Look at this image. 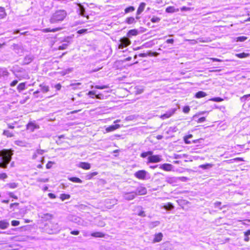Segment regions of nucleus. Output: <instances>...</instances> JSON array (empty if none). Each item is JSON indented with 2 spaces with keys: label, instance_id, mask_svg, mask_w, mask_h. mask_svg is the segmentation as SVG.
I'll return each mask as SVG.
<instances>
[{
  "label": "nucleus",
  "instance_id": "nucleus-1",
  "mask_svg": "<svg viewBox=\"0 0 250 250\" xmlns=\"http://www.w3.org/2000/svg\"><path fill=\"white\" fill-rule=\"evenodd\" d=\"M12 154L8 150L0 151V167L5 168L11 160Z\"/></svg>",
  "mask_w": 250,
  "mask_h": 250
},
{
  "label": "nucleus",
  "instance_id": "nucleus-2",
  "mask_svg": "<svg viewBox=\"0 0 250 250\" xmlns=\"http://www.w3.org/2000/svg\"><path fill=\"white\" fill-rule=\"evenodd\" d=\"M66 16V13L64 10H59L53 14L50 18V21L51 23H55L64 20Z\"/></svg>",
  "mask_w": 250,
  "mask_h": 250
},
{
  "label": "nucleus",
  "instance_id": "nucleus-3",
  "mask_svg": "<svg viewBox=\"0 0 250 250\" xmlns=\"http://www.w3.org/2000/svg\"><path fill=\"white\" fill-rule=\"evenodd\" d=\"M48 226L49 229L47 228L46 229V230L49 234H55L58 233L60 230V228L58 224L56 223L49 222V223L47 225Z\"/></svg>",
  "mask_w": 250,
  "mask_h": 250
},
{
  "label": "nucleus",
  "instance_id": "nucleus-4",
  "mask_svg": "<svg viewBox=\"0 0 250 250\" xmlns=\"http://www.w3.org/2000/svg\"><path fill=\"white\" fill-rule=\"evenodd\" d=\"M120 43L119 44V48L123 49L129 45L131 44V41L126 37H124L120 39Z\"/></svg>",
  "mask_w": 250,
  "mask_h": 250
},
{
  "label": "nucleus",
  "instance_id": "nucleus-5",
  "mask_svg": "<svg viewBox=\"0 0 250 250\" xmlns=\"http://www.w3.org/2000/svg\"><path fill=\"white\" fill-rule=\"evenodd\" d=\"M136 196V194L134 191L129 192H125L123 193L124 198L127 201L134 199Z\"/></svg>",
  "mask_w": 250,
  "mask_h": 250
},
{
  "label": "nucleus",
  "instance_id": "nucleus-6",
  "mask_svg": "<svg viewBox=\"0 0 250 250\" xmlns=\"http://www.w3.org/2000/svg\"><path fill=\"white\" fill-rule=\"evenodd\" d=\"M147 174V171L145 170H140L134 173L135 177L141 180H145L146 179V176Z\"/></svg>",
  "mask_w": 250,
  "mask_h": 250
},
{
  "label": "nucleus",
  "instance_id": "nucleus-7",
  "mask_svg": "<svg viewBox=\"0 0 250 250\" xmlns=\"http://www.w3.org/2000/svg\"><path fill=\"white\" fill-rule=\"evenodd\" d=\"M162 156L159 155H152L148 157L149 163H158L162 161Z\"/></svg>",
  "mask_w": 250,
  "mask_h": 250
},
{
  "label": "nucleus",
  "instance_id": "nucleus-8",
  "mask_svg": "<svg viewBox=\"0 0 250 250\" xmlns=\"http://www.w3.org/2000/svg\"><path fill=\"white\" fill-rule=\"evenodd\" d=\"M72 39V37L70 36H68L65 38L63 40V42H65V43H63L61 45H60L58 47V49L59 50L65 49L67 47L68 44L70 42V41Z\"/></svg>",
  "mask_w": 250,
  "mask_h": 250
},
{
  "label": "nucleus",
  "instance_id": "nucleus-9",
  "mask_svg": "<svg viewBox=\"0 0 250 250\" xmlns=\"http://www.w3.org/2000/svg\"><path fill=\"white\" fill-rule=\"evenodd\" d=\"M78 6V8L77 9V12L79 14L83 17H86L87 19H89V16L85 15V10L83 6L80 3L79 4Z\"/></svg>",
  "mask_w": 250,
  "mask_h": 250
},
{
  "label": "nucleus",
  "instance_id": "nucleus-10",
  "mask_svg": "<svg viewBox=\"0 0 250 250\" xmlns=\"http://www.w3.org/2000/svg\"><path fill=\"white\" fill-rule=\"evenodd\" d=\"M72 221L74 222L77 223V224L81 226H85L87 225V222L84 221L83 220H82L81 218L77 216H72Z\"/></svg>",
  "mask_w": 250,
  "mask_h": 250
},
{
  "label": "nucleus",
  "instance_id": "nucleus-11",
  "mask_svg": "<svg viewBox=\"0 0 250 250\" xmlns=\"http://www.w3.org/2000/svg\"><path fill=\"white\" fill-rule=\"evenodd\" d=\"M135 193L136 194V196L138 195H145L147 193V190L146 188L145 187H138L136 190L134 191Z\"/></svg>",
  "mask_w": 250,
  "mask_h": 250
},
{
  "label": "nucleus",
  "instance_id": "nucleus-12",
  "mask_svg": "<svg viewBox=\"0 0 250 250\" xmlns=\"http://www.w3.org/2000/svg\"><path fill=\"white\" fill-rule=\"evenodd\" d=\"M175 111V108L170 109V110L167 111L166 113L164 114L163 115H162L161 118L163 120L168 118L170 117L173 114H174Z\"/></svg>",
  "mask_w": 250,
  "mask_h": 250
},
{
  "label": "nucleus",
  "instance_id": "nucleus-13",
  "mask_svg": "<svg viewBox=\"0 0 250 250\" xmlns=\"http://www.w3.org/2000/svg\"><path fill=\"white\" fill-rule=\"evenodd\" d=\"M166 182L173 186H175L178 183V179L177 177H167L166 178Z\"/></svg>",
  "mask_w": 250,
  "mask_h": 250
},
{
  "label": "nucleus",
  "instance_id": "nucleus-14",
  "mask_svg": "<svg viewBox=\"0 0 250 250\" xmlns=\"http://www.w3.org/2000/svg\"><path fill=\"white\" fill-rule=\"evenodd\" d=\"M9 226V223L6 220H3L0 221V229H5Z\"/></svg>",
  "mask_w": 250,
  "mask_h": 250
},
{
  "label": "nucleus",
  "instance_id": "nucleus-15",
  "mask_svg": "<svg viewBox=\"0 0 250 250\" xmlns=\"http://www.w3.org/2000/svg\"><path fill=\"white\" fill-rule=\"evenodd\" d=\"M78 167L83 169L88 170L90 168L91 165L89 163H88L81 162L79 164Z\"/></svg>",
  "mask_w": 250,
  "mask_h": 250
},
{
  "label": "nucleus",
  "instance_id": "nucleus-16",
  "mask_svg": "<svg viewBox=\"0 0 250 250\" xmlns=\"http://www.w3.org/2000/svg\"><path fill=\"white\" fill-rule=\"evenodd\" d=\"M33 60V56L32 55H27L25 56L23 61V64H28Z\"/></svg>",
  "mask_w": 250,
  "mask_h": 250
},
{
  "label": "nucleus",
  "instance_id": "nucleus-17",
  "mask_svg": "<svg viewBox=\"0 0 250 250\" xmlns=\"http://www.w3.org/2000/svg\"><path fill=\"white\" fill-rule=\"evenodd\" d=\"M146 5V4L145 2L141 3L137 9L136 14L138 15H140L144 10Z\"/></svg>",
  "mask_w": 250,
  "mask_h": 250
},
{
  "label": "nucleus",
  "instance_id": "nucleus-18",
  "mask_svg": "<svg viewBox=\"0 0 250 250\" xmlns=\"http://www.w3.org/2000/svg\"><path fill=\"white\" fill-rule=\"evenodd\" d=\"M9 72L5 68H0V79L2 77L8 76Z\"/></svg>",
  "mask_w": 250,
  "mask_h": 250
},
{
  "label": "nucleus",
  "instance_id": "nucleus-19",
  "mask_svg": "<svg viewBox=\"0 0 250 250\" xmlns=\"http://www.w3.org/2000/svg\"><path fill=\"white\" fill-rule=\"evenodd\" d=\"M45 151L43 149H38L35 153L33 154L32 156L33 159H36L38 155H42Z\"/></svg>",
  "mask_w": 250,
  "mask_h": 250
},
{
  "label": "nucleus",
  "instance_id": "nucleus-20",
  "mask_svg": "<svg viewBox=\"0 0 250 250\" xmlns=\"http://www.w3.org/2000/svg\"><path fill=\"white\" fill-rule=\"evenodd\" d=\"M120 127V125L118 124H116L115 125H110V126L106 127L105 129V130L107 132H111V131H113Z\"/></svg>",
  "mask_w": 250,
  "mask_h": 250
},
{
  "label": "nucleus",
  "instance_id": "nucleus-21",
  "mask_svg": "<svg viewBox=\"0 0 250 250\" xmlns=\"http://www.w3.org/2000/svg\"><path fill=\"white\" fill-rule=\"evenodd\" d=\"M160 168L166 171H170L172 168V165L169 164H164L160 166Z\"/></svg>",
  "mask_w": 250,
  "mask_h": 250
},
{
  "label": "nucleus",
  "instance_id": "nucleus-22",
  "mask_svg": "<svg viewBox=\"0 0 250 250\" xmlns=\"http://www.w3.org/2000/svg\"><path fill=\"white\" fill-rule=\"evenodd\" d=\"M163 236V234L161 232L156 234L153 239V242L156 243L161 241L162 239Z\"/></svg>",
  "mask_w": 250,
  "mask_h": 250
},
{
  "label": "nucleus",
  "instance_id": "nucleus-23",
  "mask_svg": "<svg viewBox=\"0 0 250 250\" xmlns=\"http://www.w3.org/2000/svg\"><path fill=\"white\" fill-rule=\"evenodd\" d=\"M27 128L31 131H33L35 129L39 128V126L32 123H30L27 125Z\"/></svg>",
  "mask_w": 250,
  "mask_h": 250
},
{
  "label": "nucleus",
  "instance_id": "nucleus-24",
  "mask_svg": "<svg viewBox=\"0 0 250 250\" xmlns=\"http://www.w3.org/2000/svg\"><path fill=\"white\" fill-rule=\"evenodd\" d=\"M13 49L18 54L21 53L22 52V49H21V46L18 44H14Z\"/></svg>",
  "mask_w": 250,
  "mask_h": 250
},
{
  "label": "nucleus",
  "instance_id": "nucleus-25",
  "mask_svg": "<svg viewBox=\"0 0 250 250\" xmlns=\"http://www.w3.org/2000/svg\"><path fill=\"white\" fill-rule=\"evenodd\" d=\"M207 95V94L205 92L202 91H200L196 93L195 97L196 98H203V97L206 96Z\"/></svg>",
  "mask_w": 250,
  "mask_h": 250
},
{
  "label": "nucleus",
  "instance_id": "nucleus-26",
  "mask_svg": "<svg viewBox=\"0 0 250 250\" xmlns=\"http://www.w3.org/2000/svg\"><path fill=\"white\" fill-rule=\"evenodd\" d=\"M40 91L43 93H46L49 91V87L46 85L40 84Z\"/></svg>",
  "mask_w": 250,
  "mask_h": 250
},
{
  "label": "nucleus",
  "instance_id": "nucleus-27",
  "mask_svg": "<svg viewBox=\"0 0 250 250\" xmlns=\"http://www.w3.org/2000/svg\"><path fill=\"white\" fill-rule=\"evenodd\" d=\"M18 184L16 183H11L6 184L5 187H8L10 188L14 189L18 187Z\"/></svg>",
  "mask_w": 250,
  "mask_h": 250
},
{
  "label": "nucleus",
  "instance_id": "nucleus-28",
  "mask_svg": "<svg viewBox=\"0 0 250 250\" xmlns=\"http://www.w3.org/2000/svg\"><path fill=\"white\" fill-rule=\"evenodd\" d=\"M138 33V30L136 29H132L129 30L127 33V36L130 37L131 36H136Z\"/></svg>",
  "mask_w": 250,
  "mask_h": 250
},
{
  "label": "nucleus",
  "instance_id": "nucleus-29",
  "mask_svg": "<svg viewBox=\"0 0 250 250\" xmlns=\"http://www.w3.org/2000/svg\"><path fill=\"white\" fill-rule=\"evenodd\" d=\"M91 235L95 237H103L104 234L101 232H95L91 233Z\"/></svg>",
  "mask_w": 250,
  "mask_h": 250
},
{
  "label": "nucleus",
  "instance_id": "nucleus-30",
  "mask_svg": "<svg viewBox=\"0 0 250 250\" xmlns=\"http://www.w3.org/2000/svg\"><path fill=\"white\" fill-rule=\"evenodd\" d=\"M98 174L97 172H93L92 173H90L87 174L85 178L86 180H90L94 176L97 175Z\"/></svg>",
  "mask_w": 250,
  "mask_h": 250
},
{
  "label": "nucleus",
  "instance_id": "nucleus-31",
  "mask_svg": "<svg viewBox=\"0 0 250 250\" xmlns=\"http://www.w3.org/2000/svg\"><path fill=\"white\" fill-rule=\"evenodd\" d=\"M68 180L71 182L74 183H82V181L79 178L77 177H70L68 178Z\"/></svg>",
  "mask_w": 250,
  "mask_h": 250
},
{
  "label": "nucleus",
  "instance_id": "nucleus-32",
  "mask_svg": "<svg viewBox=\"0 0 250 250\" xmlns=\"http://www.w3.org/2000/svg\"><path fill=\"white\" fill-rule=\"evenodd\" d=\"M6 16L5 9L2 7H0V19H3Z\"/></svg>",
  "mask_w": 250,
  "mask_h": 250
},
{
  "label": "nucleus",
  "instance_id": "nucleus-33",
  "mask_svg": "<svg viewBox=\"0 0 250 250\" xmlns=\"http://www.w3.org/2000/svg\"><path fill=\"white\" fill-rule=\"evenodd\" d=\"M126 22L128 24H132L136 22V21L133 17L127 18L125 20Z\"/></svg>",
  "mask_w": 250,
  "mask_h": 250
},
{
  "label": "nucleus",
  "instance_id": "nucleus-34",
  "mask_svg": "<svg viewBox=\"0 0 250 250\" xmlns=\"http://www.w3.org/2000/svg\"><path fill=\"white\" fill-rule=\"evenodd\" d=\"M2 134L4 136H7V137H12L14 136V134L12 132L6 130H4L3 131Z\"/></svg>",
  "mask_w": 250,
  "mask_h": 250
},
{
  "label": "nucleus",
  "instance_id": "nucleus-35",
  "mask_svg": "<svg viewBox=\"0 0 250 250\" xmlns=\"http://www.w3.org/2000/svg\"><path fill=\"white\" fill-rule=\"evenodd\" d=\"M164 208L166 210H170L174 208V206L170 203H168L167 205H165Z\"/></svg>",
  "mask_w": 250,
  "mask_h": 250
},
{
  "label": "nucleus",
  "instance_id": "nucleus-36",
  "mask_svg": "<svg viewBox=\"0 0 250 250\" xmlns=\"http://www.w3.org/2000/svg\"><path fill=\"white\" fill-rule=\"evenodd\" d=\"M193 137L192 134H189L186 136H185L184 138V141L186 144H189L191 143V142L189 141V139Z\"/></svg>",
  "mask_w": 250,
  "mask_h": 250
},
{
  "label": "nucleus",
  "instance_id": "nucleus-37",
  "mask_svg": "<svg viewBox=\"0 0 250 250\" xmlns=\"http://www.w3.org/2000/svg\"><path fill=\"white\" fill-rule=\"evenodd\" d=\"M59 28H53V29H50V28H45L42 29V32L44 33L49 32H55L59 30Z\"/></svg>",
  "mask_w": 250,
  "mask_h": 250
},
{
  "label": "nucleus",
  "instance_id": "nucleus-38",
  "mask_svg": "<svg viewBox=\"0 0 250 250\" xmlns=\"http://www.w3.org/2000/svg\"><path fill=\"white\" fill-rule=\"evenodd\" d=\"M235 56L239 58H244L249 56V54L245 53H241L236 54Z\"/></svg>",
  "mask_w": 250,
  "mask_h": 250
},
{
  "label": "nucleus",
  "instance_id": "nucleus-39",
  "mask_svg": "<svg viewBox=\"0 0 250 250\" xmlns=\"http://www.w3.org/2000/svg\"><path fill=\"white\" fill-rule=\"evenodd\" d=\"M25 83H20L17 87L18 90L19 92H21V91L24 90L25 89Z\"/></svg>",
  "mask_w": 250,
  "mask_h": 250
},
{
  "label": "nucleus",
  "instance_id": "nucleus-40",
  "mask_svg": "<svg viewBox=\"0 0 250 250\" xmlns=\"http://www.w3.org/2000/svg\"><path fill=\"white\" fill-rule=\"evenodd\" d=\"M70 198V195L67 194H61L60 195V198L62 201H64L65 199H69Z\"/></svg>",
  "mask_w": 250,
  "mask_h": 250
},
{
  "label": "nucleus",
  "instance_id": "nucleus-41",
  "mask_svg": "<svg viewBox=\"0 0 250 250\" xmlns=\"http://www.w3.org/2000/svg\"><path fill=\"white\" fill-rule=\"evenodd\" d=\"M160 224V223L159 221H155L152 222L150 223L149 227L151 228H153L159 225Z\"/></svg>",
  "mask_w": 250,
  "mask_h": 250
},
{
  "label": "nucleus",
  "instance_id": "nucleus-42",
  "mask_svg": "<svg viewBox=\"0 0 250 250\" xmlns=\"http://www.w3.org/2000/svg\"><path fill=\"white\" fill-rule=\"evenodd\" d=\"M15 144L20 146H25V143L22 141L17 140L15 141Z\"/></svg>",
  "mask_w": 250,
  "mask_h": 250
},
{
  "label": "nucleus",
  "instance_id": "nucleus-43",
  "mask_svg": "<svg viewBox=\"0 0 250 250\" xmlns=\"http://www.w3.org/2000/svg\"><path fill=\"white\" fill-rule=\"evenodd\" d=\"M41 217L43 219L49 220L52 218V215L49 213L43 214Z\"/></svg>",
  "mask_w": 250,
  "mask_h": 250
},
{
  "label": "nucleus",
  "instance_id": "nucleus-44",
  "mask_svg": "<svg viewBox=\"0 0 250 250\" xmlns=\"http://www.w3.org/2000/svg\"><path fill=\"white\" fill-rule=\"evenodd\" d=\"M166 11L167 13H174L175 12V9L173 6H168L166 8Z\"/></svg>",
  "mask_w": 250,
  "mask_h": 250
},
{
  "label": "nucleus",
  "instance_id": "nucleus-45",
  "mask_svg": "<svg viewBox=\"0 0 250 250\" xmlns=\"http://www.w3.org/2000/svg\"><path fill=\"white\" fill-rule=\"evenodd\" d=\"M135 10V8L133 6H129L126 8L125 9V13H128L129 12H133Z\"/></svg>",
  "mask_w": 250,
  "mask_h": 250
},
{
  "label": "nucleus",
  "instance_id": "nucleus-46",
  "mask_svg": "<svg viewBox=\"0 0 250 250\" xmlns=\"http://www.w3.org/2000/svg\"><path fill=\"white\" fill-rule=\"evenodd\" d=\"M147 55H148V56H149L150 57H151V56L157 57L159 55V53H158L156 52H152L151 51H149L148 52Z\"/></svg>",
  "mask_w": 250,
  "mask_h": 250
},
{
  "label": "nucleus",
  "instance_id": "nucleus-47",
  "mask_svg": "<svg viewBox=\"0 0 250 250\" xmlns=\"http://www.w3.org/2000/svg\"><path fill=\"white\" fill-rule=\"evenodd\" d=\"M247 39V37L245 36L238 37L236 38V42H244Z\"/></svg>",
  "mask_w": 250,
  "mask_h": 250
},
{
  "label": "nucleus",
  "instance_id": "nucleus-48",
  "mask_svg": "<svg viewBox=\"0 0 250 250\" xmlns=\"http://www.w3.org/2000/svg\"><path fill=\"white\" fill-rule=\"evenodd\" d=\"M177 178L178 179V182H179V181L186 182L188 180V178L187 177L184 176L177 177Z\"/></svg>",
  "mask_w": 250,
  "mask_h": 250
},
{
  "label": "nucleus",
  "instance_id": "nucleus-49",
  "mask_svg": "<svg viewBox=\"0 0 250 250\" xmlns=\"http://www.w3.org/2000/svg\"><path fill=\"white\" fill-rule=\"evenodd\" d=\"M212 166V164H205V165H200L199 166V167H201V168H204V169H207L209 167H210Z\"/></svg>",
  "mask_w": 250,
  "mask_h": 250
},
{
  "label": "nucleus",
  "instance_id": "nucleus-50",
  "mask_svg": "<svg viewBox=\"0 0 250 250\" xmlns=\"http://www.w3.org/2000/svg\"><path fill=\"white\" fill-rule=\"evenodd\" d=\"M49 179L48 178H38L37 179V181L38 182H42V183H46L48 182Z\"/></svg>",
  "mask_w": 250,
  "mask_h": 250
},
{
  "label": "nucleus",
  "instance_id": "nucleus-51",
  "mask_svg": "<svg viewBox=\"0 0 250 250\" xmlns=\"http://www.w3.org/2000/svg\"><path fill=\"white\" fill-rule=\"evenodd\" d=\"M94 87L95 88L99 89H105V88H107L109 87V86L107 85H102V86L96 85Z\"/></svg>",
  "mask_w": 250,
  "mask_h": 250
},
{
  "label": "nucleus",
  "instance_id": "nucleus-52",
  "mask_svg": "<svg viewBox=\"0 0 250 250\" xmlns=\"http://www.w3.org/2000/svg\"><path fill=\"white\" fill-rule=\"evenodd\" d=\"M160 21V19L158 17H153L151 19V22H152L153 23L158 22Z\"/></svg>",
  "mask_w": 250,
  "mask_h": 250
},
{
  "label": "nucleus",
  "instance_id": "nucleus-53",
  "mask_svg": "<svg viewBox=\"0 0 250 250\" xmlns=\"http://www.w3.org/2000/svg\"><path fill=\"white\" fill-rule=\"evenodd\" d=\"M96 99L103 100L104 99V96L103 94H96L95 96Z\"/></svg>",
  "mask_w": 250,
  "mask_h": 250
},
{
  "label": "nucleus",
  "instance_id": "nucleus-54",
  "mask_svg": "<svg viewBox=\"0 0 250 250\" xmlns=\"http://www.w3.org/2000/svg\"><path fill=\"white\" fill-rule=\"evenodd\" d=\"M87 95H89L90 97H91L92 98H94V97L92 96H96V91H90L87 93Z\"/></svg>",
  "mask_w": 250,
  "mask_h": 250
},
{
  "label": "nucleus",
  "instance_id": "nucleus-55",
  "mask_svg": "<svg viewBox=\"0 0 250 250\" xmlns=\"http://www.w3.org/2000/svg\"><path fill=\"white\" fill-rule=\"evenodd\" d=\"M214 208H219L220 209H222L221 208H220V206L221 205V202H216L214 204Z\"/></svg>",
  "mask_w": 250,
  "mask_h": 250
},
{
  "label": "nucleus",
  "instance_id": "nucleus-56",
  "mask_svg": "<svg viewBox=\"0 0 250 250\" xmlns=\"http://www.w3.org/2000/svg\"><path fill=\"white\" fill-rule=\"evenodd\" d=\"M136 118L135 115H130L129 116H127L125 118L126 121H132L134 120Z\"/></svg>",
  "mask_w": 250,
  "mask_h": 250
},
{
  "label": "nucleus",
  "instance_id": "nucleus-57",
  "mask_svg": "<svg viewBox=\"0 0 250 250\" xmlns=\"http://www.w3.org/2000/svg\"><path fill=\"white\" fill-rule=\"evenodd\" d=\"M87 29H82L78 30L77 31V33H78L79 34H83L86 33L87 32Z\"/></svg>",
  "mask_w": 250,
  "mask_h": 250
},
{
  "label": "nucleus",
  "instance_id": "nucleus-58",
  "mask_svg": "<svg viewBox=\"0 0 250 250\" xmlns=\"http://www.w3.org/2000/svg\"><path fill=\"white\" fill-rule=\"evenodd\" d=\"M210 100L214 101V102H219L222 101L223 99H222L220 97H216V98H213L211 99Z\"/></svg>",
  "mask_w": 250,
  "mask_h": 250
},
{
  "label": "nucleus",
  "instance_id": "nucleus-59",
  "mask_svg": "<svg viewBox=\"0 0 250 250\" xmlns=\"http://www.w3.org/2000/svg\"><path fill=\"white\" fill-rule=\"evenodd\" d=\"M20 224V222L17 220H13L11 222V225L13 226H17Z\"/></svg>",
  "mask_w": 250,
  "mask_h": 250
},
{
  "label": "nucleus",
  "instance_id": "nucleus-60",
  "mask_svg": "<svg viewBox=\"0 0 250 250\" xmlns=\"http://www.w3.org/2000/svg\"><path fill=\"white\" fill-rule=\"evenodd\" d=\"M190 110V108L188 106H185L183 108V112L185 113H188Z\"/></svg>",
  "mask_w": 250,
  "mask_h": 250
},
{
  "label": "nucleus",
  "instance_id": "nucleus-61",
  "mask_svg": "<svg viewBox=\"0 0 250 250\" xmlns=\"http://www.w3.org/2000/svg\"><path fill=\"white\" fill-rule=\"evenodd\" d=\"M7 194L11 198H13L15 199H18V197L16 195H15L12 192H8Z\"/></svg>",
  "mask_w": 250,
  "mask_h": 250
},
{
  "label": "nucleus",
  "instance_id": "nucleus-62",
  "mask_svg": "<svg viewBox=\"0 0 250 250\" xmlns=\"http://www.w3.org/2000/svg\"><path fill=\"white\" fill-rule=\"evenodd\" d=\"M53 164V163L51 161L48 162L46 165V168H47V169L50 168L52 167Z\"/></svg>",
  "mask_w": 250,
  "mask_h": 250
},
{
  "label": "nucleus",
  "instance_id": "nucleus-63",
  "mask_svg": "<svg viewBox=\"0 0 250 250\" xmlns=\"http://www.w3.org/2000/svg\"><path fill=\"white\" fill-rule=\"evenodd\" d=\"M97 225L99 227H103L105 225V223L103 221H100L98 223Z\"/></svg>",
  "mask_w": 250,
  "mask_h": 250
},
{
  "label": "nucleus",
  "instance_id": "nucleus-64",
  "mask_svg": "<svg viewBox=\"0 0 250 250\" xmlns=\"http://www.w3.org/2000/svg\"><path fill=\"white\" fill-rule=\"evenodd\" d=\"M250 96V94L244 95V96H243L241 98V100L243 102L247 100V98Z\"/></svg>",
  "mask_w": 250,
  "mask_h": 250
}]
</instances>
